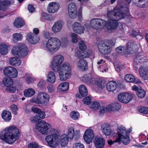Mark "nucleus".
I'll list each match as a JSON object with an SVG mask.
<instances>
[{
  "label": "nucleus",
  "instance_id": "27",
  "mask_svg": "<svg viewBox=\"0 0 148 148\" xmlns=\"http://www.w3.org/2000/svg\"><path fill=\"white\" fill-rule=\"evenodd\" d=\"M69 138L67 135L65 134H62L60 137V141L61 146L64 147L67 146L68 144Z\"/></svg>",
  "mask_w": 148,
  "mask_h": 148
},
{
  "label": "nucleus",
  "instance_id": "49",
  "mask_svg": "<svg viewBox=\"0 0 148 148\" xmlns=\"http://www.w3.org/2000/svg\"><path fill=\"white\" fill-rule=\"evenodd\" d=\"M31 110L34 112L38 114V115H41V113L42 114L43 113H45L44 112L42 111L39 108L37 107H32Z\"/></svg>",
  "mask_w": 148,
  "mask_h": 148
},
{
  "label": "nucleus",
  "instance_id": "15",
  "mask_svg": "<svg viewBox=\"0 0 148 148\" xmlns=\"http://www.w3.org/2000/svg\"><path fill=\"white\" fill-rule=\"evenodd\" d=\"M49 95L47 93L41 92L38 95L36 102L38 104H47L49 101Z\"/></svg>",
  "mask_w": 148,
  "mask_h": 148
},
{
  "label": "nucleus",
  "instance_id": "37",
  "mask_svg": "<svg viewBox=\"0 0 148 148\" xmlns=\"http://www.w3.org/2000/svg\"><path fill=\"white\" fill-rule=\"evenodd\" d=\"M8 47L4 43H1L0 45V53L3 55H6L8 53Z\"/></svg>",
  "mask_w": 148,
  "mask_h": 148
},
{
  "label": "nucleus",
  "instance_id": "28",
  "mask_svg": "<svg viewBox=\"0 0 148 148\" xmlns=\"http://www.w3.org/2000/svg\"><path fill=\"white\" fill-rule=\"evenodd\" d=\"M11 3V2L8 1H0V10L5 11L10 5Z\"/></svg>",
  "mask_w": 148,
  "mask_h": 148
},
{
  "label": "nucleus",
  "instance_id": "64",
  "mask_svg": "<svg viewBox=\"0 0 148 148\" xmlns=\"http://www.w3.org/2000/svg\"><path fill=\"white\" fill-rule=\"evenodd\" d=\"M113 105L112 104V105H107L106 108V110L108 112L114 111V110H113Z\"/></svg>",
  "mask_w": 148,
  "mask_h": 148
},
{
  "label": "nucleus",
  "instance_id": "29",
  "mask_svg": "<svg viewBox=\"0 0 148 148\" xmlns=\"http://www.w3.org/2000/svg\"><path fill=\"white\" fill-rule=\"evenodd\" d=\"M101 128L102 129V132L106 136H109L110 134L111 131L109 126L103 123L101 125Z\"/></svg>",
  "mask_w": 148,
  "mask_h": 148
},
{
  "label": "nucleus",
  "instance_id": "26",
  "mask_svg": "<svg viewBox=\"0 0 148 148\" xmlns=\"http://www.w3.org/2000/svg\"><path fill=\"white\" fill-rule=\"evenodd\" d=\"M63 27V22L58 21L54 23L51 27L52 31L54 33L59 32Z\"/></svg>",
  "mask_w": 148,
  "mask_h": 148
},
{
  "label": "nucleus",
  "instance_id": "13",
  "mask_svg": "<svg viewBox=\"0 0 148 148\" xmlns=\"http://www.w3.org/2000/svg\"><path fill=\"white\" fill-rule=\"evenodd\" d=\"M45 140L51 147L53 148H58L59 145L58 142V136L56 133L47 136L45 138Z\"/></svg>",
  "mask_w": 148,
  "mask_h": 148
},
{
  "label": "nucleus",
  "instance_id": "30",
  "mask_svg": "<svg viewBox=\"0 0 148 148\" xmlns=\"http://www.w3.org/2000/svg\"><path fill=\"white\" fill-rule=\"evenodd\" d=\"M25 23L23 18L18 17L16 19L14 23V25L16 27L20 28L24 25Z\"/></svg>",
  "mask_w": 148,
  "mask_h": 148
},
{
  "label": "nucleus",
  "instance_id": "19",
  "mask_svg": "<svg viewBox=\"0 0 148 148\" xmlns=\"http://www.w3.org/2000/svg\"><path fill=\"white\" fill-rule=\"evenodd\" d=\"M117 19H110L106 21H105L104 26L108 30H113L117 28L118 26L119 23Z\"/></svg>",
  "mask_w": 148,
  "mask_h": 148
},
{
  "label": "nucleus",
  "instance_id": "9",
  "mask_svg": "<svg viewBox=\"0 0 148 148\" xmlns=\"http://www.w3.org/2000/svg\"><path fill=\"white\" fill-rule=\"evenodd\" d=\"M61 45V42L58 38L51 37L46 43V49L50 53H54L59 49Z\"/></svg>",
  "mask_w": 148,
  "mask_h": 148
},
{
  "label": "nucleus",
  "instance_id": "62",
  "mask_svg": "<svg viewBox=\"0 0 148 148\" xmlns=\"http://www.w3.org/2000/svg\"><path fill=\"white\" fill-rule=\"evenodd\" d=\"M20 99L18 96L16 95H12L11 97V100L13 102L17 101Z\"/></svg>",
  "mask_w": 148,
  "mask_h": 148
},
{
  "label": "nucleus",
  "instance_id": "32",
  "mask_svg": "<svg viewBox=\"0 0 148 148\" xmlns=\"http://www.w3.org/2000/svg\"><path fill=\"white\" fill-rule=\"evenodd\" d=\"M2 118L6 121H10L11 119V113L6 110H4L3 112L1 114Z\"/></svg>",
  "mask_w": 148,
  "mask_h": 148
},
{
  "label": "nucleus",
  "instance_id": "6",
  "mask_svg": "<svg viewBox=\"0 0 148 148\" xmlns=\"http://www.w3.org/2000/svg\"><path fill=\"white\" fill-rule=\"evenodd\" d=\"M118 137L115 140V142H121V141L125 145H127L130 142L129 134L132 130L127 131L125 127L122 125L119 126L117 129Z\"/></svg>",
  "mask_w": 148,
  "mask_h": 148
},
{
  "label": "nucleus",
  "instance_id": "25",
  "mask_svg": "<svg viewBox=\"0 0 148 148\" xmlns=\"http://www.w3.org/2000/svg\"><path fill=\"white\" fill-rule=\"evenodd\" d=\"M105 141L102 138L96 136L94 143L96 148H103L104 145Z\"/></svg>",
  "mask_w": 148,
  "mask_h": 148
},
{
  "label": "nucleus",
  "instance_id": "5",
  "mask_svg": "<svg viewBox=\"0 0 148 148\" xmlns=\"http://www.w3.org/2000/svg\"><path fill=\"white\" fill-rule=\"evenodd\" d=\"M118 137L115 140V142H121V141L125 145H127L130 142L129 134L132 130L127 131L125 127L122 125L119 126L117 129Z\"/></svg>",
  "mask_w": 148,
  "mask_h": 148
},
{
  "label": "nucleus",
  "instance_id": "59",
  "mask_svg": "<svg viewBox=\"0 0 148 148\" xmlns=\"http://www.w3.org/2000/svg\"><path fill=\"white\" fill-rule=\"evenodd\" d=\"M142 136L143 137L145 138V141L144 140L143 141V142L141 143L142 144L144 145H147L148 144V141H147V140L148 141V134L147 136H145L144 134H142Z\"/></svg>",
  "mask_w": 148,
  "mask_h": 148
},
{
  "label": "nucleus",
  "instance_id": "47",
  "mask_svg": "<svg viewBox=\"0 0 148 148\" xmlns=\"http://www.w3.org/2000/svg\"><path fill=\"white\" fill-rule=\"evenodd\" d=\"M79 48L80 50L82 51L85 50L86 49V45L82 40H81L78 43Z\"/></svg>",
  "mask_w": 148,
  "mask_h": 148
},
{
  "label": "nucleus",
  "instance_id": "23",
  "mask_svg": "<svg viewBox=\"0 0 148 148\" xmlns=\"http://www.w3.org/2000/svg\"><path fill=\"white\" fill-rule=\"evenodd\" d=\"M59 4L58 3L50 2L48 5L47 10L49 13H54L59 10Z\"/></svg>",
  "mask_w": 148,
  "mask_h": 148
},
{
  "label": "nucleus",
  "instance_id": "7",
  "mask_svg": "<svg viewBox=\"0 0 148 148\" xmlns=\"http://www.w3.org/2000/svg\"><path fill=\"white\" fill-rule=\"evenodd\" d=\"M142 53L139 52L136 55V59L140 63L143 62V65H142L139 69V73L141 78L144 80L148 79V60L144 61V57L141 55Z\"/></svg>",
  "mask_w": 148,
  "mask_h": 148
},
{
  "label": "nucleus",
  "instance_id": "40",
  "mask_svg": "<svg viewBox=\"0 0 148 148\" xmlns=\"http://www.w3.org/2000/svg\"><path fill=\"white\" fill-rule=\"evenodd\" d=\"M45 116V113H43L41 115L36 116L32 117L31 121L34 122L38 121L44 118Z\"/></svg>",
  "mask_w": 148,
  "mask_h": 148
},
{
  "label": "nucleus",
  "instance_id": "12",
  "mask_svg": "<svg viewBox=\"0 0 148 148\" xmlns=\"http://www.w3.org/2000/svg\"><path fill=\"white\" fill-rule=\"evenodd\" d=\"M36 129L42 134L47 135L51 131V125L44 120H41L36 125Z\"/></svg>",
  "mask_w": 148,
  "mask_h": 148
},
{
  "label": "nucleus",
  "instance_id": "50",
  "mask_svg": "<svg viewBox=\"0 0 148 148\" xmlns=\"http://www.w3.org/2000/svg\"><path fill=\"white\" fill-rule=\"evenodd\" d=\"M139 111L141 113L145 114L148 113V108L144 106L140 107L139 109Z\"/></svg>",
  "mask_w": 148,
  "mask_h": 148
},
{
  "label": "nucleus",
  "instance_id": "57",
  "mask_svg": "<svg viewBox=\"0 0 148 148\" xmlns=\"http://www.w3.org/2000/svg\"><path fill=\"white\" fill-rule=\"evenodd\" d=\"M91 100L90 97L88 96L84 98L83 100V101L84 104L88 105L90 103Z\"/></svg>",
  "mask_w": 148,
  "mask_h": 148
},
{
  "label": "nucleus",
  "instance_id": "2",
  "mask_svg": "<svg viewBox=\"0 0 148 148\" xmlns=\"http://www.w3.org/2000/svg\"><path fill=\"white\" fill-rule=\"evenodd\" d=\"M19 137V130L14 126L6 127L4 130L1 132L0 134L1 139L10 144H12Z\"/></svg>",
  "mask_w": 148,
  "mask_h": 148
},
{
  "label": "nucleus",
  "instance_id": "11",
  "mask_svg": "<svg viewBox=\"0 0 148 148\" xmlns=\"http://www.w3.org/2000/svg\"><path fill=\"white\" fill-rule=\"evenodd\" d=\"M12 54L14 56L24 57L27 56L28 50L27 46L24 44H18L17 46L13 47L12 50Z\"/></svg>",
  "mask_w": 148,
  "mask_h": 148
},
{
  "label": "nucleus",
  "instance_id": "17",
  "mask_svg": "<svg viewBox=\"0 0 148 148\" xmlns=\"http://www.w3.org/2000/svg\"><path fill=\"white\" fill-rule=\"evenodd\" d=\"M133 97L131 94L122 93L119 94L118 96L119 100L121 102L125 103H129L132 99Z\"/></svg>",
  "mask_w": 148,
  "mask_h": 148
},
{
  "label": "nucleus",
  "instance_id": "53",
  "mask_svg": "<svg viewBox=\"0 0 148 148\" xmlns=\"http://www.w3.org/2000/svg\"><path fill=\"white\" fill-rule=\"evenodd\" d=\"M49 18V16L47 14L44 12H42V13L41 16L40 18L41 21H45L46 20H48Z\"/></svg>",
  "mask_w": 148,
  "mask_h": 148
},
{
  "label": "nucleus",
  "instance_id": "33",
  "mask_svg": "<svg viewBox=\"0 0 148 148\" xmlns=\"http://www.w3.org/2000/svg\"><path fill=\"white\" fill-rule=\"evenodd\" d=\"M79 91L82 97L86 96L88 93L86 87L84 85H81L79 88Z\"/></svg>",
  "mask_w": 148,
  "mask_h": 148
},
{
  "label": "nucleus",
  "instance_id": "36",
  "mask_svg": "<svg viewBox=\"0 0 148 148\" xmlns=\"http://www.w3.org/2000/svg\"><path fill=\"white\" fill-rule=\"evenodd\" d=\"M117 52L121 55H125L127 54L126 46H120L116 48Z\"/></svg>",
  "mask_w": 148,
  "mask_h": 148
},
{
  "label": "nucleus",
  "instance_id": "18",
  "mask_svg": "<svg viewBox=\"0 0 148 148\" xmlns=\"http://www.w3.org/2000/svg\"><path fill=\"white\" fill-rule=\"evenodd\" d=\"M94 137L93 130L91 129H87L85 132L83 138L85 141L89 144L92 142Z\"/></svg>",
  "mask_w": 148,
  "mask_h": 148
},
{
  "label": "nucleus",
  "instance_id": "45",
  "mask_svg": "<svg viewBox=\"0 0 148 148\" xmlns=\"http://www.w3.org/2000/svg\"><path fill=\"white\" fill-rule=\"evenodd\" d=\"M136 93L138 97L140 98H143L146 95L145 91L142 89H139L138 90Z\"/></svg>",
  "mask_w": 148,
  "mask_h": 148
},
{
  "label": "nucleus",
  "instance_id": "4",
  "mask_svg": "<svg viewBox=\"0 0 148 148\" xmlns=\"http://www.w3.org/2000/svg\"><path fill=\"white\" fill-rule=\"evenodd\" d=\"M75 56L80 60L78 62L77 66L78 68L82 71H86L88 68V63L87 61L84 59L81 58H94V55L91 50H89L87 52H82L79 50L76 51Z\"/></svg>",
  "mask_w": 148,
  "mask_h": 148
},
{
  "label": "nucleus",
  "instance_id": "55",
  "mask_svg": "<svg viewBox=\"0 0 148 148\" xmlns=\"http://www.w3.org/2000/svg\"><path fill=\"white\" fill-rule=\"evenodd\" d=\"M43 36L45 38L48 39L50 37V33L47 30H44L42 32Z\"/></svg>",
  "mask_w": 148,
  "mask_h": 148
},
{
  "label": "nucleus",
  "instance_id": "52",
  "mask_svg": "<svg viewBox=\"0 0 148 148\" xmlns=\"http://www.w3.org/2000/svg\"><path fill=\"white\" fill-rule=\"evenodd\" d=\"M71 41L72 42L74 43H76L78 41L77 36V35L75 33H71Z\"/></svg>",
  "mask_w": 148,
  "mask_h": 148
},
{
  "label": "nucleus",
  "instance_id": "56",
  "mask_svg": "<svg viewBox=\"0 0 148 148\" xmlns=\"http://www.w3.org/2000/svg\"><path fill=\"white\" fill-rule=\"evenodd\" d=\"M71 9L77 10L75 4L73 3H70L68 5V11H69L70 14L71 13Z\"/></svg>",
  "mask_w": 148,
  "mask_h": 148
},
{
  "label": "nucleus",
  "instance_id": "63",
  "mask_svg": "<svg viewBox=\"0 0 148 148\" xmlns=\"http://www.w3.org/2000/svg\"><path fill=\"white\" fill-rule=\"evenodd\" d=\"M27 8L28 9L30 13H33L35 11L34 7L32 5H29Z\"/></svg>",
  "mask_w": 148,
  "mask_h": 148
},
{
  "label": "nucleus",
  "instance_id": "39",
  "mask_svg": "<svg viewBox=\"0 0 148 148\" xmlns=\"http://www.w3.org/2000/svg\"><path fill=\"white\" fill-rule=\"evenodd\" d=\"M3 83L5 86L9 87L13 84V80L10 78H4L3 80Z\"/></svg>",
  "mask_w": 148,
  "mask_h": 148
},
{
  "label": "nucleus",
  "instance_id": "46",
  "mask_svg": "<svg viewBox=\"0 0 148 148\" xmlns=\"http://www.w3.org/2000/svg\"><path fill=\"white\" fill-rule=\"evenodd\" d=\"M100 106V104L96 101H92L91 102L90 107L94 110H98Z\"/></svg>",
  "mask_w": 148,
  "mask_h": 148
},
{
  "label": "nucleus",
  "instance_id": "60",
  "mask_svg": "<svg viewBox=\"0 0 148 148\" xmlns=\"http://www.w3.org/2000/svg\"><path fill=\"white\" fill-rule=\"evenodd\" d=\"M47 89L49 92H53L55 90L54 87L53 86L52 84H49L47 87Z\"/></svg>",
  "mask_w": 148,
  "mask_h": 148
},
{
  "label": "nucleus",
  "instance_id": "35",
  "mask_svg": "<svg viewBox=\"0 0 148 148\" xmlns=\"http://www.w3.org/2000/svg\"><path fill=\"white\" fill-rule=\"evenodd\" d=\"M47 80L51 83H54L55 82L56 77L53 72L50 71L49 72Z\"/></svg>",
  "mask_w": 148,
  "mask_h": 148
},
{
  "label": "nucleus",
  "instance_id": "31",
  "mask_svg": "<svg viewBox=\"0 0 148 148\" xmlns=\"http://www.w3.org/2000/svg\"><path fill=\"white\" fill-rule=\"evenodd\" d=\"M21 63V60L18 58L13 57L9 59V63L10 64L14 66H19Z\"/></svg>",
  "mask_w": 148,
  "mask_h": 148
},
{
  "label": "nucleus",
  "instance_id": "34",
  "mask_svg": "<svg viewBox=\"0 0 148 148\" xmlns=\"http://www.w3.org/2000/svg\"><path fill=\"white\" fill-rule=\"evenodd\" d=\"M35 90L32 88H28L24 91V94L26 97H31L35 93Z\"/></svg>",
  "mask_w": 148,
  "mask_h": 148
},
{
  "label": "nucleus",
  "instance_id": "10",
  "mask_svg": "<svg viewBox=\"0 0 148 148\" xmlns=\"http://www.w3.org/2000/svg\"><path fill=\"white\" fill-rule=\"evenodd\" d=\"M80 79L88 85H90L91 84H95L96 90L98 91H101L106 85L104 81H96L94 79L91 78L90 76L87 75L81 77Z\"/></svg>",
  "mask_w": 148,
  "mask_h": 148
},
{
  "label": "nucleus",
  "instance_id": "1",
  "mask_svg": "<svg viewBox=\"0 0 148 148\" xmlns=\"http://www.w3.org/2000/svg\"><path fill=\"white\" fill-rule=\"evenodd\" d=\"M64 59V57L61 55L55 56L51 65L52 70L59 73L60 79L62 81L69 78L71 75V66L69 63L65 62L60 65Z\"/></svg>",
  "mask_w": 148,
  "mask_h": 148
},
{
  "label": "nucleus",
  "instance_id": "38",
  "mask_svg": "<svg viewBox=\"0 0 148 148\" xmlns=\"http://www.w3.org/2000/svg\"><path fill=\"white\" fill-rule=\"evenodd\" d=\"M69 83L68 82H64L60 84L58 86L59 89L63 91L67 90L69 89Z\"/></svg>",
  "mask_w": 148,
  "mask_h": 148
},
{
  "label": "nucleus",
  "instance_id": "41",
  "mask_svg": "<svg viewBox=\"0 0 148 148\" xmlns=\"http://www.w3.org/2000/svg\"><path fill=\"white\" fill-rule=\"evenodd\" d=\"M70 116L74 120H77L79 117V114L78 112L76 111H71L70 113Z\"/></svg>",
  "mask_w": 148,
  "mask_h": 148
},
{
  "label": "nucleus",
  "instance_id": "58",
  "mask_svg": "<svg viewBox=\"0 0 148 148\" xmlns=\"http://www.w3.org/2000/svg\"><path fill=\"white\" fill-rule=\"evenodd\" d=\"M73 148H84V146L82 143H76L73 144Z\"/></svg>",
  "mask_w": 148,
  "mask_h": 148
},
{
  "label": "nucleus",
  "instance_id": "16",
  "mask_svg": "<svg viewBox=\"0 0 148 148\" xmlns=\"http://www.w3.org/2000/svg\"><path fill=\"white\" fill-rule=\"evenodd\" d=\"M4 74L10 78H14L16 77L18 75L17 70L12 66H8L3 70Z\"/></svg>",
  "mask_w": 148,
  "mask_h": 148
},
{
  "label": "nucleus",
  "instance_id": "14",
  "mask_svg": "<svg viewBox=\"0 0 148 148\" xmlns=\"http://www.w3.org/2000/svg\"><path fill=\"white\" fill-rule=\"evenodd\" d=\"M105 21L99 18H93L90 22L91 27L95 29L99 30L102 29L104 26Z\"/></svg>",
  "mask_w": 148,
  "mask_h": 148
},
{
  "label": "nucleus",
  "instance_id": "42",
  "mask_svg": "<svg viewBox=\"0 0 148 148\" xmlns=\"http://www.w3.org/2000/svg\"><path fill=\"white\" fill-rule=\"evenodd\" d=\"M13 36V41L15 42H17L18 41L21 40L23 38L22 35L18 33L14 34Z\"/></svg>",
  "mask_w": 148,
  "mask_h": 148
},
{
  "label": "nucleus",
  "instance_id": "21",
  "mask_svg": "<svg viewBox=\"0 0 148 148\" xmlns=\"http://www.w3.org/2000/svg\"><path fill=\"white\" fill-rule=\"evenodd\" d=\"M126 48L127 54H134L138 50L137 45L133 43H128Z\"/></svg>",
  "mask_w": 148,
  "mask_h": 148
},
{
  "label": "nucleus",
  "instance_id": "8",
  "mask_svg": "<svg viewBox=\"0 0 148 148\" xmlns=\"http://www.w3.org/2000/svg\"><path fill=\"white\" fill-rule=\"evenodd\" d=\"M115 44V41L111 40L100 41L98 45V48L100 53L104 54H108L111 51V47Z\"/></svg>",
  "mask_w": 148,
  "mask_h": 148
},
{
  "label": "nucleus",
  "instance_id": "22",
  "mask_svg": "<svg viewBox=\"0 0 148 148\" xmlns=\"http://www.w3.org/2000/svg\"><path fill=\"white\" fill-rule=\"evenodd\" d=\"M73 31L78 34H81L84 33V27L79 23L76 22L73 25Z\"/></svg>",
  "mask_w": 148,
  "mask_h": 148
},
{
  "label": "nucleus",
  "instance_id": "43",
  "mask_svg": "<svg viewBox=\"0 0 148 148\" xmlns=\"http://www.w3.org/2000/svg\"><path fill=\"white\" fill-rule=\"evenodd\" d=\"M125 80L129 82L132 83L135 80L134 77L131 74H127L125 76Z\"/></svg>",
  "mask_w": 148,
  "mask_h": 148
},
{
  "label": "nucleus",
  "instance_id": "44",
  "mask_svg": "<svg viewBox=\"0 0 148 148\" xmlns=\"http://www.w3.org/2000/svg\"><path fill=\"white\" fill-rule=\"evenodd\" d=\"M74 133L75 131L74 128L71 127L69 129L67 134L66 135H67L70 139L72 140L74 137Z\"/></svg>",
  "mask_w": 148,
  "mask_h": 148
},
{
  "label": "nucleus",
  "instance_id": "51",
  "mask_svg": "<svg viewBox=\"0 0 148 148\" xmlns=\"http://www.w3.org/2000/svg\"><path fill=\"white\" fill-rule=\"evenodd\" d=\"M39 147L38 144L36 142L31 143L28 145V148H39Z\"/></svg>",
  "mask_w": 148,
  "mask_h": 148
},
{
  "label": "nucleus",
  "instance_id": "61",
  "mask_svg": "<svg viewBox=\"0 0 148 148\" xmlns=\"http://www.w3.org/2000/svg\"><path fill=\"white\" fill-rule=\"evenodd\" d=\"M45 82L44 81H40L37 84L38 86L40 88H42L45 84Z\"/></svg>",
  "mask_w": 148,
  "mask_h": 148
},
{
  "label": "nucleus",
  "instance_id": "24",
  "mask_svg": "<svg viewBox=\"0 0 148 148\" xmlns=\"http://www.w3.org/2000/svg\"><path fill=\"white\" fill-rule=\"evenodd\" d=\"M105 84L106 82H104ZM106 86V88L107 90L110 92H113L116 89L117 85L116 82L115 81H110L108 83ZM106 86L103 88L101 90L105 88Z\"/></svg>",
  "mask_w": 148,
  "mask_h": 148
},
{
  "label": "nucleus",
  "instance_id": "3",
  "mask_svg": "<svg viewBox=\"0 0 148 148\" xmlns=\"http://www.w3.org/2000/svg\"><path fill=\"white\" fill-rule=\"evenodd\" d=\"M107 16L109 18L113 17L117 20H119L124 18H126L130 20L132 16L129 13L128 5L125 4L120 8L116 7L114 10L108 11Z\"/></svg>",
  "mask_w": 148,
  "mask_h": 148
},
{
  "label": "nucleus",
  "instance_id": "20",
  "mask_svg": "<svg viewBox=\"0 0 148 148\" xmlns=\"http://www.w3.org/2000/svg\"><path fill=\"white\" fill-rule=\"evenodd\" d=\"M39 37L32 33H28L26 36V40L29 42L33 44H36L39 40Z\"/></svg>",
  "mask_w": 148,
  "mask_h": 148
},
{
  "label": "nucleus",
  "instance_id": "54",
  "mask_svg": "<svg viewBox=\"0 0 148 148\" xmlns=\"http://www.w3.org/2000/svg\"><path fill=\"white\" fill-rule=\"evenodd\" d=\"M112 105L113 108V110H114V111L119 110L121 107V105L119 103H114Z\"/></svg>",
  "mask_w": 148,
  "mask_h": 148
},
{
  "label": "nucleus",
  "instance_id": "48",
  "mask_svg": "<svg viewBox=\"0 0 148 148\" xmlns=\"http://www.w3.org/2000/svg\"><path fill=\"white\" fill-rule=\"evenodd\" d=\"M10 108L11 111L13 114L15 115L17 114V111L18 110V108L16 105L12 104L10 106Z\"/></svg>",
  "mask_w": 148,
  "mask_h": 148
}]
</instances>
